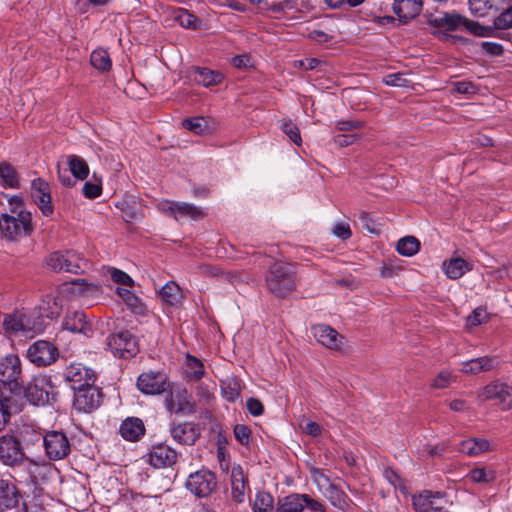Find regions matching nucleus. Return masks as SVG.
Here are the masks:
<instances>
[{
    "instance_id": "nucleus-1",
    "label": "nucleus",
    "mask_w": 512,
    "mask_h": 512,
    "mask_svg": "<svg viewBox=\"0 0 512 512\" xmlns=\"http://www.w3.org/2000/svg\"><path fill=\"white\" fill-rule=\"evenodd\" d=\"M265 284L274 296L284 298L296 289L295 273L289 264L274 262L266 274Z\"/></svg>"
},
{
    "instance_id": "nucleus-58",
    "label": "nucleus",
    "mask_w": 512,
    "mask_h": 512,
    "mask_svg": "<svg viewBox=\"0 0 512 512\" xmlns=\"http://www.w3.org/2000/svg\"><path fill=\"white\" fill-rule=\"evenodd\" d=\"M102 193V186L100 183H93L90 181H87L84 183L83 186V194L85 197L89 199H95L99 197Z\"/></svg>"
},
{
    "instance_id": "nucleus-10",
    "label": "nucleus",
    "mask_w": 512,
    "mask_h": 512,
    "mask_svg": "<svg viewBox=\"0 0 512 512\" xmlns=\"http://www.w3.org/2000/svg\"><path fill=\"white\" fill-rule=\"evenodd\" d=\"M25 458L19 441L11 435L0 437V461L7 466L20 465Z\"/></svg>"
},
{
    "instance_id": "nucleus-64",
    "label": "nucleus",
    "mask_w": 512,
    "mask_h": 512,
    "mask_svg": "<svg viewBox=\"0 0 512 512\" xmlns=\"http://www.w3.org/2000/svg\"><path fill=\"white\" fill-rule=\"evenodd\" d=\"M176 206H177L176 201H171V200H166V199L157 203V209L160 212L167 214L169 216H172L174 219H175V214H176Z\"/></svg>"
},
{
    "instance_id": "nucleus-22",
    "label": "nucleus",
    "mask_w": 512,
    "mask_h": 512,
    "mask_svg": "<svg viewBox=\"0 0 512 512\" xmlns=\"http://www.w3.org/2000/svg\"><path fill=\"white\" fill-rule=\"evenodd\" d=\"M65 298L59 294L45 295L39 306V315L43 318L55 319L60 316L64 307Z\"/></svg>"
},
{
    "instance_id": "nucleus-26",
    "label": "nucleus",
    "mask_w": 512,
    "mask_h": 512,
    "mask_svg": "<svg viewBox=\"0 0 512 512\" xmlns=\"http://www.w3.org/2000/svg\"><path fill=\"white\" fill-rule=\"evenodd\" d=\"M498 364L497 357L483 356L462 362L461 372L476 375L480 372L489 371Z\"/></svg>"
},
{
    "instance_id": "nucleus-40",
    "label": "nucleus",
    "mask_w": 512,
    "mask_h": 512,
    "mask_svg": "<svg viewBox=\"0 0 512 512\" xmlns=\"http://www.w3.org/2000/svg\"><path fill=\"white\" fill-rule=\"evenodd\" d=\"M90 62L94 68L100 71H108L112 65L108 52L102 48L92 51Z\"/></svg>"
},
{
    "instance_id": "nucleus-2",
    "label": "nucleus",
    "mask_w": 512,
    "mask_h": 512,
    "mask_svg": "<svg viewBox=\"0 0 512 512\" xmlns=\"http://www.w3.org/2000/svg\"><path fill=\"white\" fill-rule=\"evenodd\" d=\"M47 266L56 272L82 274L89 268V262L75 251L54 252L47 258Z\"/></svg>"
},
{
    "instance_id": "nucleus-51",
    "label": "nucleus",
    "mask_w": 512,
    "mask_h": 512,
    "mask_svg": "<svg viewBox=\"0 0 512 512\" xmlns=\"http://www.w3.org/2000/svg\"><path fill=\"white\" fill-rule=\"evenodd\" d=\"M10 403L11 399L3 394H0V431L5 428L10 420Z\"/></svg>"
},
{
    "instance_id": "nucleus-63",
    "label": "nucleus",
    "mask_w": 512,
    "mask_h": 512,
    "mask_svg": "<svg viewBox=\"0 0 512 512\" xmlns=\"http://www.w3.org/2000/svg\"><path fill=\"white\" fill-rule=\"evenodd\" d=\"M480 47L488 55L499 56L503 53V46L496 42L484 41Z\"/></svg>"
},
{
    "instance_id": "nucleus-30",
    "label": "nucleus",
    "mask_w": 512,
    "mask_h": 512,
    "mask_svg": "<svg viewBox=\"0 0 512 512\" xmlns=\"http://www.w3.org/2000/svg\"><path fill=\"white\" fill-rule=\"evenodd\" d=\"M443 266L447 277L453 280L461 278L466 272L472 270V265L462 258H451L444 262Z\"/></svg>"
},
{
    "instance_id": "nucleus-18",
    "label": "nucleus",
    "mask_w": 512,
    "mask_h": 512,
    "mask_svg": "<svg viewBox=\"0 0 512 512\" xmlns=\"http://www.w3.org/2000/svg\"><path fill=\"white\" fill-rule=\"evenodd\" d=\"M177 458V452L163 443L153 446L148 454V461L154 468L171 467L176 463Z\"/></svg>"
},
{
    "instance_id": "nucleus-46",
    "label": "nucleus",
    "mask_w": 512,
    "mask_h": 512,
    "mask_svg": "<svg viewBox=\"0 0 512 512\" xmlns=\"http://www.w3.org/2000/svg\"><path fill=\"white\" fill-rule=\"evenodd\" d=\"M311 479L322 494L333 484L330 478L318 468L311 469Z\"/></svg>"
},
{
    "instance_id": "nucleus-23",
    "label": "nucleus",
    "mask_w": 512,
    "mask_h": 512,
    "mask_svg": "<svg viewBox=\"0 0 512 512\" xmlns=\"http://www.w3.org/2000/svg\"><path fill=\"white\" fill-rule=\"evenodd\" d=\"M145 425L138 417H127L119 427L121 437L130 442H136L145 435Z\"/></svg>"
},
{
    "instance_id": "nucleus-32",
    "label": "nucleus",
    "mask_w": 512,
    "mask_h": 512,
    "mask_svg": "<svg viewBox=\"0 0 512 512\" xmlns=\"http://www.w3.org/2000/svg\"><path fill=\"white\" fill-rule=\"evenodd\" d=\"M66 164L70 173L77 180H85L89 175V166L87 162L76 154L66 156Z\"/></svg>"
},
{
    "instance_id": "nucleus-8",
    "label": "nucleus",
    "mask_w": 512,
    "mask_h": 512,
    "mask_svg": "<svg viewBox=\"0 0 512 512\" xmlns=\"http://www.w3.org/2000/svg\"><path fill=\"white\" fill-rule=\"evenodd\" d=\"M215 475L207 470L202 469L191 473L186 481V488L197 497H207L216 488Z\"/></svg>"
},
{
    "instance_id": "nucleus-54",
    "label": "nucleus",
    "mask_w": 512,
    "mask_h": 512,
    "mask_svg": "<svg viewBox=\"0 0 512 512\" xmlns=\"http://www.w3.org/2000/svg\"><path fill=\"white\" fill-rule=\"evenodd\" d=\"M301 498L302 509L306 506L312 512H324L325 507L319 501L311 498L308 494H299Z\"/></svg>"
},
{
    "instance_id": "nucleus-27",
    "label": "nucleus",
    "mask_w": 512,
    "mask_h": 512,
    "mask_svg": "<svg viewBox=\"0 0 512 512\" xmlns=\"http://www.w3.org/2000/svg\"><path fill=\"white\" fill-rule=\"evenodd\" d=\"M116 294L123 300L130 311L136 315H144L147 311L145 303L127 288L117 287Z\"/></svg>"
},
{
    "instance_id": "nucleus-39",
    "label": "nucleus",
    "mask_w": 512,
    "mask_h": 512,
    "mask_svg": "<svg viewBox=\"0 0 512 512\" xmlns=\"http://www.w3.org/2000/svg\"><path fill=\"white\" fill-rule=\"evenodd\" d=\"M420 248L419 241L413 236H406L398 240L396 245L397 252L406 257L415 255Z\"/></svg>"
},
{
    "instance_id": "nucleus-20",
    "label": "nucleus",
    "mask_w": 512,
    "mask_h": 512,
    "mask_svg": "<svg viewBox=\"0 0 512 512\" xmlns=\"http://www.w3.org/2000/svg\"><path fill=\"white\" fill-rule=\"evenodd\" d=\"M482 396L486 400H498L504 410L512 407L509 385L506 383L495 381L486 385L483 389Z\"/></svg>"
},
{
    "instance_id": "nucleus-33",
    "label": "nucleus",
    "mask_w": 512,
    "mask_h": 512,
    "mask_svg": "<svg viewBox=\"0 0 512 512\" xmlns=\"http://www.w3.org/2000/svg\"><path fill=\"white\" fill-rule=\"evenodd\" d=\"M194 80L197 84L210 87L221 83L223 75L205 67H197L195 69Z\"/></svg>"
},
{
    "instance_id": "nucleus-37",
    "label": "nucleus",
    "mask_w": 512,
    "mask_h": 512,
    "mask_svg": "<svg viewBox=\"0 0 512 512\" xmlns=\"http://www.w3.org/2000/svg\"><path fill=\"white\" fill-rule=\"evenodd\" d=\"M301 498L294 493L279 499L276 512H302Z\"/></svg>"
},
{
    "instance_id": "nucleus-53",
    "label": "nucleus",
    "mask_w": 512,
    "mask_h": 512,
    "mask_svg": "<svg viewBox=\"0 0 512 512\" xmlns=\"http://www.w3.org/2000/svg\"><path fill=\"white\" fill-rule=\"evenodd\" d=\"M108 271L111 279L115 283L122 284L128 287L134 286V280L126 272L113 267L109 268Z\"/></svg>"
},
{
    "instance_id": "nucleus-43",
    "label": "nucleus",
    "mask_w": 512,
    "mask_h": 512,
    "mask_svg": "<svg viewBox=\"0 0 512 512\" xmlns=\"http://www.w3.org/2000/svg\"><path fill=\"white\" fill-rule=\"evenodd\" d=\"M273 496L265 491L258 492L255 497L254 512H271L273 507Z\"/></svg>"
},
{
    "instance_id": "nucleus-45",
    "label": "nucleus",
    "mask_w": 512,
    "mask_h": 512,
    "mask_svg": "<svg viewBox=\"0 0 512 512\" xmlns=\"http://www.w3.org/2000/svg\"><path fill=\"white\" fill-rule=\"evenodd\" d=\"M467 478L475 483H489L495 479V472L485 468H475L468 473Z\"/></svg>"
},
{
    "instance_id": "nucleus-15",
    "label": "nucleus",
    "mask_w": 512,
    "mask_h": 512,
    "mask_svg": "<svg viewBox=\"0 0 512 512\" xmlns=\"http://www.w3.org/2000/svg\"><path fill=\"white\" fill-rule=\"evenodd\" d=\"M63 330L72 333L88 335L92 332V325L87 315L81 310H68L62 321Z\"/></svg>"
},
{
    "instance_id": "nucleus-24",
    "label": "nucleus",
    "mask_w": 512,
    "mask_h": 512,
    "mask_svg": "<svg viewBox=\"0 0 512 512\" xmlns=\"http://www.w3.org/2000/svg\"><path fill=\"white\" fill-rule=\"evenodd\" d=\"M421 10V0H394L393 3V12L403 23H407L409 20L417 17Z\"/></svg>"
},
{
    "instance_id": "nucleus-49",
    "label": "nucleus",
    "mask_w": 512,
    "mask_h": 512,
    "mask_svg": "<svg viewBox=\"0 0 512 512\" xmlns=\"http://www.w3.org/2000/svg\"><path fill=\"white\" fill-rule=\"evenodd\" d=\"M512 27V7L505 9L493 21V28L505 30Z\"/></svg>"
},
{
    "instance_id": "nucleus-35",
    "label": "nucleus",
    "mask_w": 512,
    "mask_h": 512,
    "mask_svg": "<svg viewBox=\"0 0 512 512\" xmlns=\"http://www.w3.org/2000/svg\"><path fill=\"white\" fill-rule=\"evenodd\" d=\"M182 125L185 129L198 135L208 134L213 131V126L210 125V120L202 116L185 119L183 120Z\"/></svg>"
},
{
    "instance_id": "nucleus-12",
    "label": "nucleus",
    "mask_w": 512,
    "mask_h": 512,
    "mask_svg": "<svg viewBox=\"0 0 512 512\" xmlns=\"http://www.w3.org/2000/svg\"><path fill=\"white\" fill-rule=\"evenodd\" d=\"M100 403L101 393L94 384L75 390L73 405L76 410L88 413L97 409Z\"/></svg>"
},
{
    "instance_id": "nucleus-5",
    "label": "nucleus",
    "mask_w": 512,
    "mask_h": 512,
    "mask_svg": "<svg viewBox=\"0 0 512 512\" xmlns=\"http://www.w3.org/2000/svg\"><path fill=\"white\" fill-rule=\"evenodd\" d=\"M107 345L114 356L123 359L134 357L139 352L136 337L129 331H120L107 338Z\"/></svg>"
},
{
    "instance_id": "nucleus-17",
    "label": "nucleus",
    "mask_w": 512,
    "mask_h": 512,
    "mask_svg": "<svg viewBox=\"0 0 512 512\" xmlns=\"http://www.w3.org/2000/svg\"><path fill=\"white\" fill-rule=\"evenodd\" d=\"M311 330L313 336L321 345L333 350L341 349L344 337L331 326L325 324H317L314 325Z\"/></svg>"
},
{
    "instance_id": "nucleus-52",
    "label": "nucleus",
    "mask_w": 512,
    "mask_h": 512,
    "mask_svg": "<svg viewBox=\"0 0 512 512\" xmlns=\"http://www.w3.org/2000/svg\"><path fill=\"white\" fill-rule=\"evenodd\" d=\"M469 10L476 17H484L492 7L488 0H469Z\"/></svg>"
},
{
    "instance_id": "nucleus-7",
    "label": "nucleus",
    "mask_w": 512,
    "mask_h": 512,
    "mask_svg": "<svg viewBox=\"0 0 512 512\" xmlns=\"http://www.w3.org/2000/svg\"><path fill=\"white\" fill-rule=\"evenodd\" d=\"M59 356L57 347L46 340L32 343L26 352L27 359L38 367H46L54 363Z\"/></svg>"
},
{
    "instance_id": "nucleus-41",
    "label": "nucleus",
    "mask_w": 512,
    "mask_h": 512,
    "mask_svg": "<svg viewBox=\"0 0 512 512\" xmlns=\"http://www.w3.org/2000/svg\"><path fill=\"white\" fill-rule=\"evenodd\" d=\"M281 131L297 146L302 145V137L298 126L290 119L279 121Z\"/></svg>"
},
{
    "instance_id": "nucleus-47",
    "label": "nucleus",
    "mask_w": 512,
    "mask_h": 512,
    "mask_svg": "<svg viewBox=\"0 0 512 512\" xmlns=\"http://www.w3.org/2000/svg\"><path fill=\"white\" fill-rule=\"evenodd\" d=\"M464 28L471 34L478 37H488L492 34L493 28L489 26H483L478 22L466 19L464 22Z\"/></svg>"
},
{
    "instance_id": "nucleus-55",
    "label": "nucleus",
    "mask_w": 512,
    "mask_h": 512,
    "mask_svg": "<svg viewBox=\"0 0 512 512\" xmlns=\"http://www.w3.org/2000/svg\"><path fill=\"white\" fill-rule=\"evenodd\" d=\"M363 127V122L356 120H341L335 123V129L342 132H355Z\"/></svg>"
},
{
    "instance_id": "nucleus-48",
    "label": "nucleus",
    "mask_w": 512,
    "mask_h": 512,
    "mask_svg": "<svg viewBox=\"0 0 512 512\" xmlns=\"http://www.w3.org/2000/svg\"><path fill=\"white\" fill-rule=\"evenodd\" d=\"M174 19L180 26L183 28H192L195 29L197 27L198 19L193 14L187 12L186 10H179Z\"/></svg>"
},
{
    "instance_id": "nucleus-59",
    "label": "nucleus",
    "mask_w": 512,
    "mask_h": 512,
    "mask_svg": "<svg viewBox=\"0 0 512 512\" xmlns=\"http://www.w3.org/2000/svg\"><path fill=\"white\" fill-rule=\"evenodd\" d=\"M246 407L249 413L254 417L261 416L264 413V406L262 402L257 398H248L246 401Z\"/></svg>"
},
{
    "instance_id": "nucleus-28",
    "label": "nucleus",
    "mask_w": 512,
    "mask_h": 512,
    "mask_svg": "<svg viewBox=\"0 0 512 512\" xmlns=\"http://www.w3.org/2000/svg\"><path fill=\"white\" fill-rule=\"evenodd\" d=\"M458 450L468 456H478L490 450V443L484 438H469L460 442Z\"/></svg>"
},
{
    "instance_id": "nucleus-34",
    "label": "nucleus",
    "mask_w": 512,
    "mask_h": 512,
    "mask_svg": "<svg viewBox=\"0 0 512 512\" xmlns=\"http://www.w3.org/2000/svg\"><path fill=\"white\" fill-rule=\"evenodd\" d=\"M466 18L456 13H444L442 16L437 17L434 22L438 28L447 31H456L464 27Z\"/></svg>"
},
{
    "instance_id": "nucleus-62",
    "label": "nucleus",
    "mask_w": 512,
    "mask_h": 512,
    "mask_svg": "<svg viewBox=\"0 0 512 512\" xmlns=\"http://www.w3.org/2000/svg\"><path fill=\"white\" fill-rule=\"evenodd\" d=\"M452 380V374L449 371L440 372L433 380L432 387L442 389L447 387Z\"/></svg>"
},
{
    "instance_id": "nucleus-14",
    "label": "nucleus",
    "mask_w": 512,
    "mask_h": 512,
    "mask_svg": "<svg viewBox=\"0 0 512 512\" xmlns=\"http://www.w3.org/2000/svg\"><path fill=\"white\" fill-rule=\"evenodd\" d=\"M169 432L172 439L181 445H194L201 435L199 425L193 422L173 424Z\"/></svg>"
},
{
    "instance_id": "nucleus-21",
    "label": "nucleus",
    "mask_w": 512,
    "mask_h": 512,
    "mask_svg": "<svg viewBox=\"0 0 512 512\" xmlns=\"http://www.w3.org/2000/svg\"><path fill=\"white\" fill-rule=\"evenodd\" d=\"M4 330L9 334L27 333L33 330L34 323L24 312H14L5 316Z\"/></svg>"
},
{
    "instance_id": "nucleus-13",
    "label": "nucleus",
    "mask_w": 512,
    "mask_h": 512,
    "mask_svg": "<svg viewBox=\"0 0 512 512\" xmlns=\"http://www.w3.org/2000/svg\"><path fill=\"white\" fill-rule=\"evenodd\" d=\"M31 196L44 216L53 214L50 186L44 179L36 178L31 182Z\"/></svg>"
},
{
    "instance_id": "nucleus-38",
    "label": "nucleus",
    "mask_w": 512,
    "mask_h": 512,
    "mask_svg": "<svg viewBox=\"0 0 512 512\" xmlns=\"http://www.w3.org/2000/svg\"><path fill=\"white\" fill-rule=\"evenodd\" d=\"M161 298L169 305H176L181 299V291L174 281L167 282L159 291Z\"/></svg>"
},
{
    "instance_id": "nucleus-11",
    "label": "nucleus",
    "mask_w": 512,
    "mask_h": 512,
    "mask_svg": "<svg viewBox=\"0 0 512 512\" xmlns=\"http://www.w3.org/2000/svg\"><path fill=\"white\" fill-rule=\"evenodd\" d=\"M137 387L146 395L161 394L169 387L168 378L161 372H145L139 375Z\"/></svg>"
},
{
    "instance_id": "nucleus-9",
    "label": "nucleus",
    "mask_w": 512,
    "mask_h": 512,
    "mask_svg": "<svg viewBox=\"0 0 512 512\" xmlns=\"http://www.w3.org/2000/svg\"><path fill=\"white\" fill-rule=\"evenodd\" d=\"M64 379L72 390L91 386L95 382V373L92 369L80 364L69 365L64 371Z\"/></svg>"
},
{
    "instance_id": "nucleus-29",
    "label": "nucleus",
    "mask_w": 512,
    "mask_h": 512,
    "mask_svg": "<svg viewBox=\"0 0 512 512\" xmlns=\"http://www.w3.org/2000/svg\"><path fill=\"white\" fill-rule=\"evenodd\" d=\"M205 212L199 206L187 202H177L175 220L190 219L193 221L201 220L205 217Z\"/></svg>"
},
{
    "instance_id": "nucleus-6",
    "label": "nucleus",
    "mask_w": 512,
    "mask_h": 512,
    "mask_svg": "<svg viewBox=\"0 0 512 512\" xmlns=\"http://www.w3.org/2000/svg\"><path fill=\"white\" fill-rule=\"evenodd\" d=\"M22 375L21 360L16 354H8L0 358V384L12 392L19 387Z\"/></svg>"
},
{
    "instance_id": "nucleus-50",
    "label": "nucleus",
    "mask_w": 512,
    "mask_h": 512,
    "mask_svg": "<svg viewBox=\"0 0 512 512\" xmlns=\"http://www.w3.org/2000/svg\"><path fill=\"white\" fill-rule=\"evenodd\" d=\"M489 319V314L485 308L477 307L472 311V313L467 317V325L469 327L479 326L483 323H486Z\"/></svg>"
},
{
    "instance_id": "nucleus-36",
    "label": "nucleus",
    "mask_w": 512,
    "mask_h": 512,
    "mask_svg": "<svg viewBox=\"0 0 512 512\" xmlns=\"http://www.w3.org/2000/svg\"><path fill=\"white\" fill-rule=\"evenodd\" d=\"M323 495L327 497L330 503L338 509L344 510L348 507V496L334 483L323 493Z\"/></svg>"
},
{
    "instance_id": "nucleus-16",
    "label": "nucleus",
    "mask_w": 512,
    "mask_h": 512,
    "mask_svg": "<svg viewBox=\"0 0 512 512\" xmlns=\"http://www.w3.org/2000/svg\"><path fill=\"white\" fill-rule=\"evenodd\" d=\"M20 497V490L13 480L0 478V512L18 507Z\"/></svg>"
},
{
    "instance_id": "nucleus-60",
    "label": "nucleus",
    "mask_w": 512,
    "mask_h": 512,
    "mask_svg": "<svg viewBox=\"0 0 512 512\" xmlns=\"http://www.w3.org/2000/svg\"><path fill=\"white\" fill-rule=\"evenodd\" d=\"M332 231H333V234L336 237H338V238H340L342 240H347L352 235V232H351L349 224L345 223V222H337L334 225Z\"/></svg>"
},
{
    "instance_id": "nucleus-57",
    "label": "nucleus",
    "mask_w": 512,
    "mask_h": 512,
    "mask_svg": "<svg viewBox=\"0 0 512 512\" xmlns=\"http://www.w3.org/2000/svg\"><path fill=\"white\" fill-rule=\"evenodd\" d=\"M234 435L237 441L242 445H248L251 437L250 429L243 424H237L234 427Z\"/></svg>"
},
{
    "instance_id": "nucleus-61",
    "label": "nucleus",
    "mask_w": 512,
    "mask_h": 512,
    "mask_svg": "<svg viewBox=\"0 0 512 512\" xmlns=\"http://www.w3.org/2000/svg\"><path fill=\"white\" fill-rule=\"evenodd\" d=\"M383 82L388 86H406V79L402 73H391L383 77Z\"/></svg>"
},
{
    "instance_id": "nucleus-4",
    "label": "nucleus",
    "mask_w": 512,
    "mask_h": 512,
    "mask_svg": "<svg viewBox=\"0 0 512 512\" xmlns=\"http://www.w3.org/2000/svg\"><path fill=\"white\" fill-rule=\"evenodd\" d=\"M24 396L31 404L44 406L54 399L53 385L47 376H35L24 389Z\"/></svg>"
},
{
    "instance_id": "nucleus-42",
    "label": "nucleus",
    "mask_w": 512,
    "mask_h": 512,
    "mask_svg": "<svg viewBox=\"0 0 512 512\" xmlns=\"http://www.w3.org/2000/svg\"><path fill=\"white\" fill-rule=\"evenodd\" d=\"M185 364H186L187 368L189 369V379L190 380L198 381L204 376V374H205L204 365L195 356L187 354Z\"/></svg>"
},
{
    "instance_id": "nucleus-56",
    "label": "nucleus",
    "mask_w": 512,
    "mask_h": 512,
    "mask_svg": "<svg viewBox=\"0 0 512 512\" xmlns=\"http://www.w3.org/2000/svg\"><path fill=\"white\" fill-rule=\"evenodd\" d=\"M360 138L357 132L349 134H338L333 137V142L340 147H347L355 143Z\"/></svg>"
},
{
    "instance_id": "nucleus-3",
    "label": "nucleus",
    "mask_w": 512,
    "mask_h": 512,
    "mask_svg": "<svg viewBox=\"0 0 512 512\" xmlns=\"http://www.w3.org/2000/svg\"><path fill=\"white\" fill-rule=\"evenodd\" d=\"M36 441H43L45 453L50 460H61L68 456L71 450L70 442L61 431H49L45 435L35 433Z\"/></svg>"
},
{
    "instance_id": "nucleus-25",
    "label": "nucleus",
    "mask_w": 512,
    "mask_h": 512,
    "mask_svg": "<svg viewBox=\"0 0 512 512\" xmlns=\"http://www.w3.org/2000/svg\"><path fill=\"white\" fill-rule=\"evenodd\" d=\"M230 481L232 500L239 504L243 503L245 501V490L248 483L240 465H234L232 467Z\"/></svg>"
},
{
    "instance_id": "nucleus-44",
    "label": "nucleus",
    "mask_w": 512,
    "mask_h": 512,
    "mask_svg": "<svg viewBox=\"0 0 512 512\" xmlns=\"http://www.w3.org/2000/svg\"><path fill=\"white\" fill-rule=\"evenodd\" d=\"M221 395L228 402H235L240 398L241 389L240 385L236 380L225 382L221 386Z\"/></svg>"
},
{
    "instance_id": "nucleus-19",
    "label": "nucleus",
    "mask_w": 512,
    "mask_h": 512,
    "mask_svg": "<svg viewBox=\"0 0 512 512\" xmlns=\"http://www.w3.org/2000/svg\"><path fill=\"white\" fill-rule=\"evenodd\" d=\"M442 496L441 492L423 490L412 497V505L416 512H443L444 507L437 504V500Z\"/></svg>"
},
{
    "instance_id": "nucleus-31",
    "label": "nucleus",
    "mask_w": 512,
    "mask_h": 512,
    "mask_svg": "<svg viewBox=\"0 0 512 512\" xmlns=\"http://www.w3.org/2000/svg\"><path fill=\"white\" fill-rule=\"evenodd\" d=\"M0 184L5 189H17L20 186L19 174L8 162H0Z\"/></svg>"
}]
</instances>
